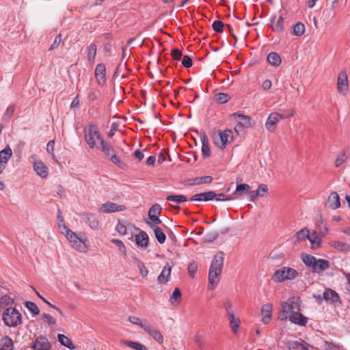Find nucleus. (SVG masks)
<instances>
[{
    "label": "nucleus",
    "instance_id": "1",
    "mask_svg": "<svg viewBox=\"0 0 350 350\" xmlns=\"http://www.w3.org/2000/svg\"><path fill=\"white\" fill-rule=\"evenodd\" d=\"M62 226L64 231H62V233L65 234L72 247L80 252H86L88 250V245L85 234L83 232H74L64 224Z\"/></svg>",
    "mask_w": 350,
    "mask_h": 350
},
{
    "label": "nucleus",
    "instance_id": "2",
    "mask_svg": "<svg viewBox=\"0 0 350 350\" xmlns=\"http://www.w3.org/2000/svg\"><path fill=\"white\" fill-rule=\"evenodd\" d=\"M224 265V253L219 252L215 255L211 262L208 272L209 289H213L219 282Z\"/></svg>",
    "mask_w": 350,
    "mask_h": 350
},
{
    "label": "nucleus",
    "instance_id": "3",
    "mask_svg": "<svg viewBox=\"0 0 350 350\" xmlns=\"http://www.w3.org/2000/svg\"><path fill=\"white\" fill-rule=\"evenodd\" d=\"M85 139L90 148H97L96 141H98L100 144L101 140L104 139L99 131V129L96 124H90L86 126L84 129Z\"/></svg>",
    "mask_w": 350,
    "mask_h": 350
},
{
    "label": "nucleus",
    "instance_id": "4",
    "mask_svg": "<svg viewBox=\"0 0 350 350\" xmlns=\"http://www.w3.org/2000/svg\"><path fill=\"white\" fill-rule=\"evenodd\" d=\"M3 323L8 327H16L22 323V316L14 308H8L2 314Z\"/></svg>",
    "mask_w": 350,
    "mask_h": 350
},
{
    "label": "nucleus",
    "instance_id": "5",
    "mask_svg": "<svg viewBox=\"0 0 350 350\" xmlns=\"http://www.w3.org/2000/svg\"><path fill=\"white\" fill-rule=\"evenodd\" d=\"M298 275L299 273L295 269L284 267L275 271L273 275V280L275 282H282L288 280H294Z\"/></svg>",
    "mask_w": 350,
    "mask_h": 350
},
{
    "label": "nucleus",
    "instance_id": "6",
    "mask_svg": "<svg viewBox=\"0 0 350 350\" xmlns=\"http://www.w3.org/2000/svg\"><path fill=\"white\" fill-rule=\"evenodd\" d=\"M299 299L298 297H293L288 301L283 302L281 305L280 319L282 321L289 318L293 312L295 310H299Z\"/></svg>",
    "mask_w": 350,
    "mask_h": 350
},
{
    "label": "nucleus",
    "instance_id": "7",
    "mask_svg": "<svg viewBox=\"0 0 350 350\" xmlns=\"http://www.w3.org/2000/svg\"><path fill=\"white\" fill-rule=\"evenodd\" d=\"M115 230L120 235L129 236V239H131L134 230H139V228L126 219H118Z\"/></svg>",
    "mask_w": 350,
    "mask_h": 350
},
{
    "label": "nucleus",
    "instance_id": "8",
    "mask_svg": "<svg viewBox=\"0 0 350 350\" xmlns=\"http://www.w3.org/2000/svg\"><path fill=\"white\" fill-rule=\"evenodd\" d=\"M294 114L295 111L293 109L286 115L280 114L278 112H272L267 118L265 126L269 131L273 132L275 131L276 124L280 120L292 117Z\"/></svg>",
    "mask_w": 350,
    "mask_h": 350
},
{
    "label": "nucleus",
    "instance_id": "9",
    "mask_svg": "<svg viewBox=\"0 0 350 350\" xmlns=\"http://www.w3.org/2000/svg\"><path fill=\"white\" fill-rule=\"evenodd\" d=\"M105 154L106 157H109L110 161L120 166L122 163L121 159L120 157H118L114 152L113 149L112 147L108 144L105 139L101 140V143L100 144V146L98 148Z\"/></svg>",
    "mask_w": 350,
    "mask_h": 350
},
{
    "label": "nucleus",
    "instance_id": "10",
    "mask_svg": "<svg viewBox=\"0 0 350 350\" xmlns=\"http://www.w3.org/2000/svg\"><path fill=\"white\" fill-rule=\"evenodd\" d=\"M33 160V168L37 175L41 178H45L48 176L49 172L46 165L40 160L37 159L36 155L31 157Z\"/></svg>",
    "mask_w": 350,
    "mask_h": 350
},
{
    "label": "nucleus",
    "instance_id": "11",
    "mask_svg": "<svg viewBox=\"0 0 350 350\" xmlns=\"http://www.w3.org/2000/svg\"><path fill=\"white\" fill-rule=\"evenodd\" d=\"M218 137L220 143L217 141V137H215V144L220 148L224 149L226 146L230 143L232 139V132L230 130L226 129L218 133Z\"/></svg>",
    "mask_w": 350,
    "mask_h": 350
},
{
    "label": "nucleus",
    "instance_id": "12",
    "mask_svg": "<svg viewBox=\"0 0 350 350\" xmlns=\"http://www.w3.org/2000/svg\"><path fill=\"white\" fill-rule=\"evenodd\" d=\"M314 297L316 299H325L327 302H329L330 304H340V298L338 295V293L334 291V290L331 288H327L325 290V291L323 293V297H321V295L316 297L314 295Z\"/></svg>",
    "mask_w": 350,
    "mask_h": 350
},
{
    "label": "nucleus",
    "instance_id": "13",
    "mask_svg": "<svg viewBox=\"0 0 350 350\" xmlns=\"http://www.w3.org/2000/svg\"><path fill=\"white\" fill-rule=\"evenodd\" d=\"M31 347L33 350H50L51 345L45 336H39L32 342Z\"/></svg>",
    "mask_w": 350,
    "mask_h": 350
},
{
    "label": "nucleus",
    "instance_id": "14",
    "mask_svg": "<svg viewBox=\"0 0 350 350\" xmlns=\"http://www.w3.org/2000/svg\"><path fill=\"white\" fill-rule=\"evenodd\" d=\"M125 209L126 207L124 205L118 204L111 202L103 204L100 207V211L105 213L120 212Z\"/></svg>",
    "mask_w": 350,
    "mask_h": 350
},
{
    "label": "nucleus",
    "instance_id": "15",
    "mask_svg": "<svg viewBox=\"0 0 350 350\" xmlns=\"http://www.w3.org/2000/svg\"><path fill=\"white\" fill-rule=\"evenodd\" d=\"M142 329L148 332L156 341L161 344L163 342V337L161 332L151 325L150 324H144L142 325Z\"/></svg>",
    "mask_w": 350,
    "mask_h": 350
},
{
    "label": "nucleus",
    "instance_id": "16",
    "mask_svg": "<svg viewBox=\"0 0 350 350\" xmlns=\"http://www.w3.org/2000/svg\"><path fill=\"white\" fill-rule=\"evenodd\" d=\"M106 68L104 64L96 65L94 72V76L98 85H103L106 82Z\"/></svg>",
    "mask_w": 350,
    "mask_h": 350
},
{
    "label": "nucleus",
    "instance_id": "17",
    "mask_svg": "<svg viewBox=\"0 0 350 350\" xmlns=\"http://www.w3.org/2000/svg\"><path fill=\"white\" fill-rule=\"evenodd\" d=\"M337 86L339 93L346 94L348 92V79L347 75L345 72H342L338 75Z\"/></svg>",
    "mask_w": 350,
    "mask_h": 350
},
{
    "label": "nucleus",
    "instance_id": "18",
    "mask_svg": "<svg viewBox=\"0 0 350 350\" xmlns=\"http://www.w3.org/2000/svg\"><path fill=\"white\" fill-rule=\"evenodd\" d=\"M139 232L138 234L135 237V241L137 247L141 248H146L149 245V237L148 234L141 230L140 229L137 230Z\"/></svg>",
    "mask_w": 350,
    "mask_h": 350
},
{
    "label": "nucleus",
    "instance_id": "19",
    "mask_svg": "<svg viewBox=\"0 0 350 350\" xmlns=\"http://www.w3.org/2000/svg\"><path fill=\"white\" fill-rule=\"evenodd\" d=\"M288 319L292 323L300 326H305L308 321V319L300 313L299 310H295V312H293Z\"/></svg>",
    "mask_w": 350,
    "mask_h": 350
},
{
    "label": "nucleus",
    "instance_id": "20",
    "mask_svg": "<svg viewBox=\"0 0 350 350\" xmlns=\"http://www.w3.org/2000/svg\"><path fill=\"white\" fill-rule=\"evenodd\" d=\"M172 268V266L170 265L169 264H167L163 267L161 273L159 275L157 278V282L159 284H165L170 280Z\"/></svg>",
    "mask_w": 350,
    "mask_h": 350
},
{
    "label": "nucleus",
    "instance_id": "21",
    "mask_svg": "<svg viewBox=\"0 0 350 350\" xmlns=\"http://www.w3.org/2000/svg\"><path fill=\"white\" fill-rule=\"evenodd\" d=\"M146 224L153 230L155 238L157 239V241L161 244L164 243L166 240V236H165V233L163 232V230L158 226H157L148 221H146Z\"/></svg>",
    "mask_w": 350,
    "mask_h": 350
},
{
    "label": "nucleus",
    "instance_id": "22",
    "mask_svg": "<svg viewBox=\"0 0 350 350\" xmlns=\"http://www.w3.org/2000/svg\"><path fill=\"white\" fill-rule=\"evenodd\" d=\"M81 218L92 229L98 230L99 228V221L94 215L83 213L81 215Z\"/></svg>",
    "mask_w": 350,
    "mask_h": 350
},
{
    "label": "nucleus",
    "instance_id": "23",
    "mask_svg": "<svg viewBox=\"0 0 350 350\" xmlns=\"http://www.w3.org/2000/svg\"><path fill=\"white\" fill-rule=\"evenodd\" d=\"M326 204L328 208L332 210L340 208V201L339 195L336 192H332L328 196Z\"/></svg>",
    "mask_w": 350,
    "mask_h": 350
},
{
    "label": "nucleus",
    "instance_id": "24",
    "mask_svg": "<svg viewBox=\"0 0 350 350\" xmlns=\"http://www.w3.org/2000/svg\"><path fill=\"white\" fill-rule=\"evenodd\" d=\"M215 196V191H209L207 192L197 193L193 195L191 200V201H199V202H207L214 199Z\"/></svg>",
    "mask_w": 350,
    "mask_h": 350
},
{
    "label": "nucleus",
    "instance_id": "25",
    "mask_svg": "<svg viewBox=\"0 0 350 350\" xmlns=\"http://www.w3.org/2000/svg\"><path fill=\"white\" fill-rule=\"evenodd\" d=\"M273 306L271 304H267L261 308L262 321L264 324L269 323L272 316Z\"/></svg>",
    "mask_w": 350,
    "mask_h": 350
},
{
    "label": "nucleus",
    "instance_id": "26",
    "mask_svg": "<svg viewBox=\"0 0 350 350\" xmlns=\"http://www.w3.org/2000/svg\"><path fill=\"white\" fill-rule=\"evenodd\" d=\"M276 16L273 15L271 18V23L272 24L271 28L274 31L278 33H282L284 30V18L282 16H280L275 23Z\"/></svg>",
    "mask_w": 350,
    "mask_h": 350
},
{
    "label": "nucleus",
    "instance_id": "27",
    "mask_svg": "<svg viewBox=\"0 0 350 350\" xmlns=\"http://www.w3.org/2000/svg\"><path fill=\"white\" fill-rule=\"evenodd\" d=\"M200 141L202 143V154L204 158L211 156V150L209 148L208 138L205 133L200 135Z\"/></svg>",
    "mask_w": 350,
    "mask_h": 350
},
{
    "label": "nucleus",
    "instance_id": "28",
    "mask_svg": "<svg viewBox=\"0 0 350 350\" xmlns=\"http://www.w3.org/2000/svg\"><path fill=\"white\" fill-rule=\"evenodd\" d=\"M97 53V46L95 44H91L86 48V59L91 64H94Z\"/></svg>",
    "mask_w": 350,
    "mask_h": 350
},
{
    "label": "nucleus",
    "instance_id": "29",
    "mask_svg": "<svg viewBox=\"0 0 350 350\" xmlns=\"http://www.w3.org/2000/svg\"><path fill=\"white\" fill-rule=\"evenodd\" d=\"M166 200L171 202L170 205L174 208H178V204L186 202L187 198L184 195H170L168 196Z\"/></svg>",
    "mask_w": 350,
    "mask_h": 350
},
{
    "label": "nucleus",
    "instance_id": "30",
    "mask_svg": "<svg viewBox=\"0 0 350 350\" xmlns=\"http://www.w3.org/2000/svg\"><path fill=\"white\" fill-rule=\"evenodd\" d=\"M234 118H239L238 123L243 127H250L252 126V118L250 116H245L239 113H234L232 115Z\"/></svg>",
    "mask_w": 350,
    "mask_h": 350
},
{
    "label": "nucleus",
    "instance_id": "31",
    "mask_svg": "<svg viewBox=\"0 0 350 350\" xmlns=\"http://www.w3.org/2000/svg\"><path fill=\"white\" fill-rule=\"evenodd\" d=\"M329 267V262L327 260L317 259L312 270L315 272H321L327 269Z\"/></svg>",
    "mask_w": 350,
    "mask_h": 350
},
{
    "label": "nucleus",
    "instance_id": "32",
    "mask_svg": "<svg viewBox=\"0 0 350 350\" xmlns=\"http://www.w3.org/2000/svg\"><path fill=\"white\" fill-rule=\"evenodd\" d=\"M12 156V150L9 146L0 151V163L7 164Z\"/></svg>",
    "mask_w": 350,
    "mask_h": 350
},
{
    "label": "nucleus",
    "instance_id": "33",
    "mask_svg": "<svg viewBox=\"0 0 350 350\" xmlns=\"http://www.w3.org/2000/svg\"><path fill=\"white\" fill-rule=\"evenodd\" d=\"M57 338L62 345H64L70 349H75L76 347L73 345L72 340L64 334H59L57 335Z\"/></svg>",
    "mask_w": 350,
    "mask_h": 350
},
{
    "label": "nucleus",
    "instance_id": "34",
    "mask_svg": "<svg viewBox=\"0 0 350 350\" xmlns=\"http://www.w3.org/2000/svg\"><path fill=\"white\" fill-rule=\"evenodd\" d=\"M268 62L273 66H278L282 62L280 56L275 52H271L267 55Z\"/></svg>",
    "mask_w": 350,
    "mask_h": 350
},
{
    "label": "nucleus",
    "instance_id": "35",
    "mask_svg": "<svg viewBox=\"0 0 350 350\" xmlns=\"http://www.w3.org/2000/svg\"><path fill=\"white\" fill-rule=\"evenodd\" d=\"M13 341L8 337L5 336L0 340V350H12Z\"/></svg>",
    "mask_w": 350,
    "mask_h": 350
},
{
    "label": "nucleus",
    "instance_id": "36",
    "mask_svg": "<svg viewBox=\"0 0 350 350\" xmlns=\"http://www.w3.org/2000/svg\"><path fill=\"white\" fill-rule=\"evenodd\" d=\"M250 189V186L246 183H242V184L237 185L236 189L232 196L234 197L235 196H241L243 195L245 193L249 192Z\"/></svg>",
    "mask_w": 350,
    "mask_h": 350
},
{
    "label": "nucleus",
    "instance_id": "37",
    "mask_svg": "<svg viewBox=\"0 0 350 350\" xmlns=\"http://www.w3.org/2000/svg\"><path fill=\"white\" fill-rule=\"evenodd\" d=\"M133 263L139 269L141 275L143 278H146L148 274V270L146 268L145 264L142 261L136 258L133 259Z\"/></svg>",
    "mask_w": 350,
    "mask_h": 350
},
{
    "label": "nucleus",
    "instance_id": "38",
    "mask_svg": "<svg viewBox=\"0 0 350 350\" xmlns=\"http://www.w3.org/2000/svg\"><path fill=\"white\" fill-rule=\"evenodd\" d=\"M310 234V230L307 228H304L299 230L295 237L298 241H302L306 239H309Z\"/></svg>",
    "mask_w": 350,
    "mask_h": 350
},
{
    "label": "nucleus",
    "instance_id": "39",
    "mask_svg": "<svg viewBox=\"0 0 350 350\" xmlns=\"http://www.w3.org/2000/svg\"><path fill=\"white\" fill-rule=\"evenodd\" d=\"M213 180V178L211 176H205L201 177H197L192 179L190 183L191 185H202L211 183Z\"/></svg>",
    "mask_w": 350,
    "mask_h": 350
},
{
    "label": "nucleus",
    "instance_id": "40",
    "mask_svg": "<svg viewBox=\"0 0 350 350\" xmlns=\"http://www.w3.org/2000/svg\"><path fill=\"white\" fill-rule=\"evenodd\" d=\"M228 319L230 321V325L232 331L234 334L237 333L238 329L241 324V321H240L239 319L236 318L234 317V314L231 315V316H228Z\"/></svg>",
    "mask_w": 350,
    "mask_h": 350
},
{
    "label": "nucleus",
    "instance_id": "41",
    "mask_svg": "<svg viewBox=\"0 0 350 350\" xmlns=\"http://www.w3.org/2000/svg\"><path fill=\"white\" fill-rule=\"evenodd\" d=\"M305 25L298 22L293 26V34L296 36H301L305 33Z\"/></svg>",
    "mask_w": 350,
    "mask_h": 350
},
{
    "label": "nucleus",
    "instance_id": "42",
    "mask_svg": "<svg viewBox=\"0 0 350 350\" xmlns=\"http://www.w3.org/2000/svg\"><path fill=\"white\" fill-rule=\"evenodd\" d=\"M311 243V247L312 249L318 248L321 243V239L317 236L316 232H313L308 239Z\"/></svg>",
    "mask_w": 350,
    "mask_h": 350
},
{
    "label": "nucleus",
    "instance_id": "43",
    "mask_svg": "<svg viewBox=\"0 0 350 350\" xmlns=\"http://www.w3.org/2000/svg\"><path fill=\"white\" fill-rule=\"evenodd\" d=\"M161 211V207L159 204H155L152 205L148 211V217L152 219L155 217H159Z\"/></svg>",
    "mask_w": 350,
    "mask_h": 350
},
{
    "label": "nucleus",
    "instance_id": "44",
    "mask_svg": "<svg viewBox=\"0 0 350 350\" xmlns=\"http://www.w3.org/2000/svg\"><path fill=\"white\" fill-rule=\"evenodd\" d=\"M100 92L98 90H90L87 94V99L89 103H94L98 100Z\"/></svg>",
    "mask_w": 350,
    "mask_h": 350
},
{
    "label": "nucleus",
    "instance_id": "45",
    "mask_svg": "<svg viewBox=\"0 0 350 350\" xmlns=\"http://www.w3.org/2000/svg\"><path fill=\"white\" fill-rule=\"evenodd\" d=\"M230 98V96L229 94L221 92L216 94L214 96V100L220 104L226 103Z\"/></svg>",
    "mask_w": 350,
    "mask_h": 350
},
{
    "label": "nucleus",
    "instance_id": "46",
    "mask_svg": "<svg viewBox=\"0 0 350 350\" xmlns=\"http://www.w3.org/2000/svg\"><path fill=\"white\" fill-rule=\"evenodd\" d=\"M25 306L33 315H38L40 313V309L35 303L30 301H25Z\"/></svg>",
    "mask_w": 350,
    "mask_h": 350
},
{
    "label": "nucleus",
    "instance_id": "47",
    "mask_svg": "<svg viewBox=\"0 0 350 350\" xmlns=\"http://www.w3.org/2000/svg\"><path fill=\"white\" fill-rule=\"evenodd\" d=\"M317 258L311 255H306L303 256V262L306 265V266L313 268L315 265Z\"/></svg>",
    "mask_w": 350,
    "mask_h": 350
},
{
    "label": "nucleus",
    "instance_id": "48",
    "mask_svg": "<svg viewBox=\"0 0 350 350\" xmlns=\"http://www.w3.org/2000/svg\"><path fill=\"white\" fill-rule=\"evenodd\" d=\"M331 245L342 252H347L349 249L347 243L340 241H332Z\"/></svg>",
    "mask_w": 350,
    "mask_h": 350
},
{
    "label": "nucleus",
    "instance_id": "49",
    "mask_svg": "<svg viewBox=\"0 0 350 350\" xmlns=\"http://www.w3.org/2000/svg\"><path fill=\"white\" fill-rule=\"evenodd\" d=\"M322 347L325 350H340L341 348L339 345L328 341H324Z\"/></svg>",
    "mask_w": 350,
    "mask_h": 350
},
{
    "label": "nucleus",
    "instance_id": "50",
    "mask_svg": "<svg viewBox=\"0 0 350 350\" xmlns=\"http://www.w3.org/2000/svg\"><path fill=\"white\" fill-rule=\"evenodd\" d=\"M124 343L129 347L136 350H148V349L143 345L133 341H125Z\"/></svg>",
    "mask_w": 350,
    "mask_h": 350
},
{
    "label": "nucleus",
    "instance_id": "51",
    "mask_svg": "<svg viewBox=\"0 0 350 350\" xmlns=\"http://www.w3.org/2000/svg\"><path fill=\"white\" fill-rule=\"evenodd\" d=\"M347 159V154H346V152L345 151H341L336 159V161H335V165L336 167H339L340 165H341L344 162L346 161Z\"/></svg>",
    "mask_w": 350,
    "mask_h": 350
},
{
    "label": "nucleus",
    "instance_id": "52",
    "mask_svg": "<svg viewBox=\"0 0 350 350\" xmlns=\"http://www.w3.org/2000/svg\"><path fill=\"white\" fill-rule=\"evenodd\" d=\"M217 201H230L233 200L237 198V197H234L232 195L226 196L224 193H220L218 194L215 193V196L214 198Z\"/></svg>",
    "mask_w": 350,
    "mask_h": 350
},
{
    "label": "nucleus",
    "instance_id": "53",
    "mask_svg": "<svg viewBox=\"0 0 350 350\" xmlns=\"http://www.w3.org/2000/svg\"><path fill=\"white\" fill-rule=\"evenodd\" d=\"M111 242L118 247L120 252L122 253L124 256L126 255V247L121 240L113 239Z\"/></svg>",
    "mask_w": 350,
    "mask_h": 350
},
{
    "label": "nucleus",
    "instance_id": "54",
    "mask_svg": "<svg viewBox=\"0 0 350 350\" xmlns=\"http://www.w3.org/2000/svg\"><path fill=\"white\" fill-rule=\"evenodd\" d=\"M224 306L226 310L228 316L234 314V311L233 310V304L230 300L226 299L224 302Z\"/></svg>",
    "mask_w": 350,
    "mask_h": 350
},
{
    "label": "nucleus",
    "instance_id": "55",
    "mask_svg": "<svg viewBox=\"0 0 350 350\" xmlns=\"http://www.w3.org/2000/svg\"><path fill=\"white\" fill-rule=\"evenodd\" d=\"M54 146H55V141L51 140L48 142L46 145V151L47 152L52 156L53 159L55 161H57L55 154H54Z\"/></svg>",
    "mask_w": 350,
    "mask_h": 350
},
{
    "label": "nucleus",
    "instance_id": "56",
    "mask_svg": "<svg viewBox=\"0 0 350 350\" xmlns=\"http://www.w3.org/2000/svg\"><path fill=\"white\" fill-rule=\"evenodd\" d=\"M224 24L221 21H215L212 24L213 30L217 33H221L224 31Z\"/></svg>",
    "mask_w": 350,
    "mask_h": 350
},
{
    "label": "nucleus",
    "instance_id": "57",
    "mask_svg": "<svg viewBox=\"0 0 350 350\" xmlns=\"http://www.w3.org/2000/svg\"><path fill=\"white\" fill-rule=\"evenodd\" d=\"M181 298V292L178 288H176L174 291L172 292V294L170 297V301L172 304H174V301H180Z\"/></svg>",
    "mask_w": 350,
    "mask_h": 350
},
{
    "label": "nucleus",
    "instance_id": "58",
    "mask_svg": "<svg viewBox=\"0 0 350 350\" xmlns=\"http://www.w3.org/2000/svg\"><path fill=\"white\" fill-rule=\"evenodd\" d=\"M198 269V265L195 262L189 263L188 266V273L190 277L194 278Z\"/></svg>",
    "mask_w": 350,
    "mask_h": 350
},
{
    "label": "nucleus",
    "instance_id": "59",
    "mask_svg": "<svg viewBox=\"0 0 350 350\" xmlns=\"http://www.w3.org/2000/svg\"><path fill=\"white\" fill-rule=\"evenodd\" d=\"M14 299L9 295H3L0 299V306L1 305L8 306L13 304Z\"/></svg>",
    "mask_w": 350,
    "mask_h": 350
},
{
    "label": "nucleus",
    "instance_id": "60",
    "mask_svg": "<svg viewBox=\"0 0 350 350\" xmlns=\"http://www.w3.org/2000/svg\"><path fill=\"white\" fill-rule=\"evenodd\" d=\"M129 321L135 325H138L142 328V325L144 324H148L147 321L143 322L139 318L136 317H130Z\"/></svg>",
    "mask_w": 350,
    "mask_h": 350
},
{
    "label": "nucleus",
    "instance_id": "61",
    "mask_svg": "<svg viewBox=\"0 0 350 350\" xmlns=\"http://www.w3.org/2000/svg\"><path fill=\"white\" fill-rule=\"evenodd\" d=\"M61 42H62V35L59 34L55 37V38L53 41V43L51 44V46L49 48V50L53 51V50L56 49L60 45Z\"/></svg>",
    "mask_w": 350,
    "mask_h": 350
},
{
    "label": "nucleus",
    "instance_id": "62",
    "mask_svg": "<svg viewBox=\"0 0 350 350\" xmlns=\"http://www.w3.org/2000/svg\"><path fill=\"white\" fill-rule=\"evenodd\" d=\"M14 109H15L14 105L9 106L7 108V109H6V111H5L4 115H3V118L5 120H9L12 117V116L13 115L14 111Z\"/></svg>",
    "mask_w": 350,
    "mask_h": 350
},
{
    "label": "nucleus",
    "instance_id": "63",
    "mask_svg": "<svg viewBox=\"0 0 350 350\" xmlns=\"http://www.w3.org/2000/svg\"><path fill=\"white\" fill-rule=\"evenodd\" d=\"M182 64L185 68H190L192 66L193 64L192 59L188 55H185L182 60Z\"/></svg>",
    "mask_w": 350,
    "mask_h": 350
},
{
    "label": "nucleus",
    "instance_id": "64",
    "mask_svg": "<svg viewBox=\"0 0 350 350\" xmlns=\"http://www.w3.org/2000/svg\"><path fill=\"white\" fill-rule=\"evenodd\" d=\"M250 200L253 202L254 201L258 196H263V193L259 192V191L255 190L252 191L249 193Z\"/></svg>",
    "mask_w": 350,
    "mask_h": 350
}]
</instances>
